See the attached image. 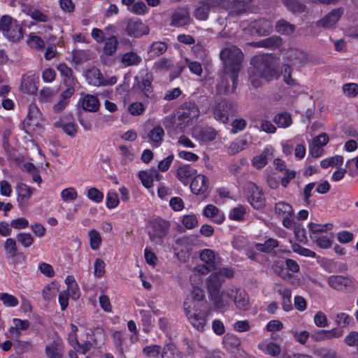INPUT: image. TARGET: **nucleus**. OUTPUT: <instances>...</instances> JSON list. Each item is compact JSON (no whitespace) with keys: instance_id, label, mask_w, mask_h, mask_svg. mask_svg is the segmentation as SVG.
Returning a JSON list of instances; mask_svg holds the SVG:
<instances>
[{"instance_id":"53","label":"nucleus","mask_w":358,"mask_h":358,"mask_svg":"<svg viewBox=\"0 0 358 358\" xmlns=\"http://www.w3.org/2000/svg\"><path fill=\"white\" fill-rule=\"evenodd\" d=\"M120 203L118 194L114 191H109L106 194V206L108 209L116 208Z\"/></svg>"},{"instance_id":"15","label":"nucleus","mask_w":358,"mask_h":358,"mask_svg":"<svg viewBox=\"0 0 358 358\" xmlns=\"http://www.w3.org/2000/svg\"><path fill=\"white\" fill-rule=\"evenodd\" d=\"M126 31L130 36L140 37L149 31L148 27L141 20L130 19L127 22Z\"/></svg>"},{"instance_id":"34","label":"nucleus","mask_w":358,"mask_h":358,"mask_svg":"<svg viewBox=\"0 0 358 358\" xmlns=\"http://www.w3.org/2000/svg\"><path fill=\"white\" fill-rule=\"evenodd\" d=\"M203 214L205 217L215 218L214 222L221 224L224 220V215L220 214L218 208L213 204H208L203 209Z\"/></svg>"},{"instance_id":"20","label":"nucleus","mask_w":358,"mask_h":358,"mask_svg":"<svg viewBox=\"0 0 358 358\" xmlns=\"http://www.w3.org/2000/svg\"><path fill=\"white\" fill-rule=\"evenodd\" d=\"M57 70L59 71L66 88L73 87L76 90L78 83L73 75L72 69L66 64H60L57 66Z\"/></svg>"},{"instance_id":"41","label":"nucleus","mask_w":358,"mask_h":358,"mask_svg":"<svg viewBox=\"0 0 358 358\" xmlns=\"http://www.w3.org/2000/svg\"><path fill=\"white\" fill-rule=\"evenodd\" d=\"M259 348L266 355L272 357H277L280 353V346L273 342H269L266 344L260 343Z\"/></svg>"},{"instance_id":"38","label":"nucleus","mask_w":358,"mask_h":358,"mask_svg":"<svg viewBox=\"0 0 358 358\" xmlns=\"http://www.w3.org/2000/svg\"><path fill=\"white\" fill-rule=\"evenodd\" d=\"M45 354L48 358H62V346L59 343L53 341L45 347Z\"/></svg>"},{"instance_id":"30","label":"nucleus","mask_w":358,"mask_h":358,"mask_svg":"<svg viewBox=\"0 0 358 358\" xmlns=\"http://www.w3.org/2000/svg\"><path fill=\"white\" fill-rule=\"evenodd\" d=\"M287 55L288 60L293 65L303 64L307 61L306 54L297 49H290L287 51Z\"/></svg>"},{"instance_id":"55","label":"nucleus","mask_w":358,"mask_h":358,"mask_svg":"<svg viewBox=\"0 0 358 358\" xmlns=\"http://www.w3.org/2000/svg\"><path fill=\"white\" fill-rule=\"evenodd\" d=\"M17 241L24 247L29 248L34 242V237L29 233H18L17 234Z\"/></svg>"},{"instance_id":"63","label":"nucleus","mask_w":358,"mask_h":358,"mask_svg":"<svg viewBox=\"0 0 358 358\" xmlns=\"http://www.w3.org/2000/svg\"><path fill=\"white\" fill-rule=\"evenodd\" d=\"M106 264L100 258H96L94 263V275L96 278H102L105 275Z\"/></svg>"},{"instance_id":"56","label":"nucleus","mask_w":358,"mask_h":358,"mask_svg":"<svg viewBox=\"0 0 358 358\" xmlns=\"http://www.w3.org/2000/svg\"><path fill=\"white\" fill-rule=\"evenodd\" d=\"M345 96L352 98L358 94V85L355 83H345L342 87Z\"/></svg>"},{"instance_id":"28","label":"nucleus","mask_w":358,"mask_h":358,"mask_svg":"<svg viewBox=\"0 0 358 358\" xmlns=\"http://www.w3.org/2000/svg\"><path fill=\"white\" fill-rule=\"evenodd\" d=\"M332 234L326 233L321 235H310V239L315 242L317 245L323 249L329 248L332 245Z\"/></svg>"},{"instance_id":"25","label":"nucleus","mask_w":358,"mask_h":358,"mask_svg":"<svg viewBox=\"0 0 358 358\" xmlns=\"http://www.w3.org/2000/svg\"><path fill=\"white\" fill-rule=\"evenodd\" d=\"M201 262L206 264V268L208 272L216 268L215 256L214 252L210 249H203L199 255Z\"/></svg>"},{"instance_id":"62","label":"nucleus","mask_w":358,"mask_h":358,"mask_svg":"<svg viewBox=\"0 0 358 358\" xmlns=\"http://www.w3.org/2000/svg\"><path fill=\"white\" fill-rule=\"evenodd\" d=\"M292 250L294 252L299 254L301 256L312 258H315L316 257V253L314 251L304 248L297 243H295L292 245Z\"/></svg>"},{"instance_id":"52","label":"nucleus","mask_w":358,"mask_h":358,"mask_svg":"<svg viewBox=\"0 0 358 358\" xmlns=\"http://www.w3.org/2000/svg\"><path fill=\"white\" fill-rule=\"evenodd\" d=\"M0 301H2L6 307H15L18 305V299L13 295L6 293H0Z\"/></svg>"},{"instance_id":"1","label":"nucleus","mask_w":358,"mask_h":358,"mask_svg":"<svg viewBox=\"0 0 358 358\" xmlns=\"http://www.w3.org/2000/svg\"><path fill=\"white\" fill-rule=\"evenodd\" d=\"M234 275L232 268L222 267L207 278L206 283L209 299L216 310L222 309L227 305V294H224L227 289L221 291V288L226 278H232Z\"/></svg>"},{"instance_id":"37","label":"nucleus","mask_w":358,"mask_h":358,"mask_svg":"<svg viewBox=\"0 0 358 358\" xmlns=\"http://www.w3.org/2000/svg\"><path fill=\"white\" fill-rule=\"evenodd\" d=\"M228 78H230V74H227L224 71V75L222 76H221L220 80L217 84V92L219 93L227 94V93L234 92V90L236 89V85H237V79L236 80L235 85L234 86V83H232L231 87H230L228 85ZM231 83H233V82L231 81Z\"/></svg>"},{"instance_id":"3","label":"nucleus","mask_w":358,"mask_h":358,"mask_svg":"<svg viewBox=\"0 0 358 358\" xmlns=\"http://www.w3.org/2000/svg\"><path fill=\"white\" fill-rule=\"evenodd\" d=\"M227 74H230L231 81L234 86L238 79L241 64L243 58L241 50L235 45H228L220 52Z\"/></svg>"},{"instance_id":"49","label":"nucleus","mask_w":358,"mask_h":358,"mask_svg":"<svg viewBox=\"0 0 358 358\" xmlns=\"http://www.w3.org/2000/svg\"><path fill=\"white\" fill-rule=\"evenodd\" d=\"M191 296L194 308H196L198 303H206L203 290L201 288L194 287L191 292Z\"/></svg>"},{"instance_id":"22","label":"nucleus","mask_w":358,"mask_h":358,"mask_svg":"<svg viewBox=\"0 0 358 358\" xmlns=\"http://www.w3.org/2000/svg\"><path fill=\"white\" fill-rule=\"evenodd\" d=\"M164 136V131L163 128L160 125H157L147 134L146 138L152 148H157L162 145Z\"/></svg>"},{"instance_id":"64","label":"nucleus","mask_w":358,"mask_h":358,"mask_svg":"<svg viewBox=\"0 0 358 358\" xmlns=\"http://www.w3.org/2000/svg\"><path fill=\"white\" fill-rule=\"evenodd\" d=\"M128 10L136 15H145L148 12L147 6L143 1L134 3L131 8H128Z\"/></svg>"},{"instance_id":"61","label":"nucleus","mask_w":358,"mask_h":358,"mask_svg":"<svg viewBox=\"0 0 358 358\" xmlns=\"http://www.w3.org/2000/svg\"><path fill=\"white\" fill-rule=\"evenodd\" d=\"M138 177L142 182V185L147 189L153 186L152 178L150 171H140Z\"/></svg>"},{"instance_id":"54","label":"nucleus","mask_w":358,"mask_h":358,"mask_svg":"<svg viewBox=\"0 0 358 358\" xmlns=\"http://www.w3.org/2000/svg\"><path fill=\"white\" fill-rule=\"evenodd\" d=\"M294 27L291 24L284 20H280L275 25V30L277 32L289 35L293 33Z\"/></svg>"},{"instance_id":"6","label":"nucleus","mask_w":358,"mask_h":358,"mask_svg":"<svg viewBox=\"0 0 358 358\" xmlns=\"http://www.w3.org/2000/svg\"><path fill=\"white\" fill-rule=\"evenodd\" d=\"M170 226V222L164 219L153 220L150 223V229L148 231L150 239L155 243L161 245L163 243V238L169 233Z\"/></svg>"},{"instance_id":"18","label":"nucleus","mask_w":358,"mask_h":358,"mask_svg":"<svg viewBox=\"0 0 358 358\" xmlns=\"http://www.w3.org/2000/svg\"><path fill=\"white\" fill-rule=\"evenodd\" d=\"M71 113H69L64 118H60L58 121L54 122V126L57 128H61L68 136L74 137L76 135L78 127L74 122H71Z\"/></svg>"},{"instance_id":"8","label":"nucleus","mask_w":358,"mask_h":358,"mask_svg":"<svg viewBox=\"0 0 358 358\" xmlns=\"http://www.w3.org/2000/svg\"><path fill=\"white\" fill-rule=\"evenodd\" d=\"M274 211L278 217L282 219V225L287 229L294 227V214L292 206L285 201H278L275 204Z\"/></svg>"},{"instance_id":"32","label":"nucleus","mask_w":358,"mask_h":358,"mask_svg":"<svg viewBox=\"0 0 358 358\" xmlns=\"http://www.w3.org/2000/svg\"><path fill=\"white\" fill-rule=\"evenodd\" d=\"M217 131L212 127L201 128L196 131V138L204 143H209L214 141L217 136Z\"/></svg>"},{"instance_id":"9","label":"nucleus","mask_w":358,"mask_h":358,"mask_svg":"<svg viewBox=\"0 0 358 358\" xmlns=\"http://www.w3.org/2000/svg\"><path fill=\"white\" fill-rule=\"evenodd\" d=\"M184 306L186 315L192 325L197 330L203 331L207 322L206 313L203 311L192 308L187 301L184 302Z\"/></svg>"},{"instance_id":"10","label":"nucleus","mask_w":358,"mask_h":358,"mask_svg":"<svg viewBox=\"0 0 358 358\" xmlns=\"http://www.w3.org/2000/svg\"><path fill=\"white\" fill-rule=\"evenodd\" d=\"M224 294H227L225 299L227 300V303L231 301L237 308L243 310L248 309L249 299L245 291H241L238 289H227Z\"/></svg>"},{"instance_id":"46","label":"nucleus","mask_w":358,"mask_h":358,"mask_svg":"<svg viewBox=\"0 0 358 358\" xmlns=\"http://www.w3.org/2000/svg\"><path fill=\"white\" fill-rule=\"evenodd\" d=\"M87 197L92 201L99 203L103 200V193L96 187H87Z\"/></svg>"},{"instance_id":"47","label":"nucleus","mask_w":358,"mask_h":358,"mask_svg":"<svg viewBox=\"0 0 358 358\" xmlns=\"http://www.w3.org/2000/svg\"><path fill=\"white\" fill-rule=\"evenodd\" d=\"M31 350L32 344L30 341L20 340L14 343V350L17 355H22Z\"/></svg>"},{"instance_id":"59","label":"nucleus","mask_w":358,"mask_h":358,"mask_svg":"<svg viewBox=\"0 0 358 358\" xmlns=\"http://www.w3.org/2000/svg\"><path fill=\"white\" fill-rule=\"evenodd\" d=\"M246 213L245 209L243 206L234 208L229 215V217L231 220L241 221L244 219Z\"/></svg>"},{"instance_id":"50","label":"nucleus","mask_w":358,"mask_h":358,"mask_svg":"<svg viewBox=\"0 0 358 358\" xmlns=\"http://www.w3.org/2000/svg\"><path fill=\"white\" fill-rule=\"evenodd\" d=\"M4 250L10 257L13 258L18 255L16 241L12 238H8L6 240Z\"/></svg>"},{"instance_id":"19","label":"nucleus","mask_w":358,"mask_h":358,"mask_svg":"<svg viewBox=\"0 0 358 358\" xmlns=\"http://www.w3.org/2000/svg\"><path fill=\"white\" fill-rule=\"evenodd\" d=\"M78 106L86 112H97L99 109L100 103L96 96L92 94H85L79 99Z\"/></svg>"},{"instance_id":"51","label":"nucleus","mask_w":358,"mask_h":358,"mask_svg":"<svg viewBox=\"0 0 358 358\" xmlns=\"http://www.w3.org/2000/svg\"><path fill=\"white\" fill-rule=\"evenodd\" d=\"M117 40L114 36L108 37L104 44V52L108 55L115 53L117 50Z\"/></svg>"},{"instance_id":"42","label":"nucleus","mask_w":358,"mask_h":358,"mask_svg":"<svg viewBox=\"0 0 358 358\" xmlns=\"http://www.w3.org/2000/svg\"><path fill=\"white\" fill-rule=\"evenodd\" d=\"M279 294L282 296V308L286 311L289 312L292 309V291L289 288H285L284 289H280L278 291Z\"/></svg>"},{"instance_id":"21","label":"nucleus","mask_w":358,"mask_h":358,"mask_svg":"<svg viewBox=\"0 0 358 358\" xmlns=\"http://www.w3.org/2000/svg\"><path fill=\"white\" fill-rule=\"evenodd\" d=\"M192 19L187 8H180L174 11L171 17V24L182 27L190 23Z\"/></svg>"},{"instance_id":"39","label":"nucleus","mask_w":358,"mask_h":358,"mask_svg":"<svg viewBox=\"0 0 358 358\" xmlns=\"http://www.w3.org/2000/svg\"><path fill=\"white\" fill-rule=\"evenodd\" d=\"M278 245L279 242L277 239L270 238L266 240L264 243H255V248L257 251L269 253L274 248H278Z\"/></svg>"},{"instance_id":"7","label":"nucleus","mask_w":358,"mask_h":358,"mask_svg":"<svg viewBox=\"0 0 358 358\" xmlns=\"http://www.w3.org/2000/svg\"><path fill=\"white\" fill-rule=\"evenodd\" d=\"M327 282L332 289L348 293L354 291L357 283L353 278L341 275H330Z\"/></svg>"},{"instance_id":"57","label":"nucleus","mask_w":358,"mask_h":358,"mask_svg":"<svg viewBox=\"0 0 358 358\" xmlns=\"http://www.w3.org/2000/svg\"><path fill=\"white\" fill-rule=\"evenodd\" d=\"M166 49L167 45L165 43L157 41L151 45L149 52L152 56H159L164 53Z\"/></svg>"},{"instance_id":"33","label":"nucleus","mask_w":358,"mask_h":358,"mask_svg":"<svg viewBox=\"0 0 358 358\" xmlns=\"http://www.w3.org/2000/svg\"><path fill=\"white\" fill-rule=\"evenodd\" d=\"M285 261L276 260L271 265V268L276 275L283 280H290L293 275L285 271Z\"/></svg>"},{"instance_id":"48","label":"nucleus","mask_w":358,"mask_h":358,"mask_svg":"<svg viewBox=\"0 0 358 358\" xmlns=\"http://www.w3.org/2000/svg\"><path fill=\"white\" fill-rule=\"evenodd\" d=\"M119 150L122 155V163L126 164L128 162L134 161L135 155L131 150V146H127L121 145L119 146Z\"/></svg>"},{"instance_id":"24","label":"nucleus","mask_w":358,"mask_h":358,"mask_svg":"<svg viewBox=\"0 0 358 358\" xmlns=\"http://www.w3.org/2000/svg\"><path fill=\"white\" fill-rule=\"evenodd\" d=\"M241 343L240 338L234 334H226L223 338L224 348L231 353L238 352Z\"/></svg>"},{"instance_id":"14","label":"nucleus","mask_w":358,"mask_h":358,"mask_svg":"<svg viewBox=\"0 0 358 358\" xmlns=\"http://www.w3.org/2000/svg\"><path fill=\"white\" fill-rule=\"evenodd\" d=\"M79 122L83 127L85 130H90L92 125L94 124L96 127H99V123L95 122V120L99 119L102 121L113 120V117L110 115H104L102 113H98L97 115L93 117L91 113H78V116Z\"/></svg>"},{"instance_id":"5","label":"nucleus","mask_w":358,"mask_h":358,"mask_svg":"<svg viewBox=\"0 0 358 358\" xmlns=\"http://www.w3.org/2000/svg\"><path fill=\"white\" fill-rule=\"evenodd\" d=\"M245 191L248 201L254 209L261 210L264 208L266 199L261 187L253 182H249L247 184Z\"/></svg>"},{"instance_id":"16","label":"nucleus","mask_w":358,"mask_h":358,"mask_svg":"<svg viewBox=\"0 0 358 358\" xmlns=\"http://www.w3.org/2000/svg\"><path fill=\"white\" fill-rule=\"evenodd\" d=\"M343 13L344 9L343 8L333 9L324 16V17L317 22V24L325 29L332 28L336 24Z\"/></svg>"},{"instance_id":"11","label":"nucleus","mask_w":358,"mask_h":358,"mask_svg":"<svg viewBox=\"0 0 358 358\" xmlns=\"http://www.w3.org/2000/svg\"><path fill=\"white\" fill-rule=\"evenodd\" d=\"M219 3L216 0L200 1L195 6L193 15L198 20H206L209 13L215 11Z\"/></svg>"},{"instance_id":"17","label":"nucleus","mask_w":358,"mask_h":358,"mask_svg":"<svg viewBox=\"0 0 358 358\" xmlns=\"http://www.w3.org/2000/svg\"><path fill=\"white\" fill-rule=\"evenodd\" d=\"M17 201L20 208L26 206L33 194L34 189L24 183H19L16 186Z\"/></svg>"},{"instance_id":"12","label":"nucleus","mask_w":358,"mask_h":358,"mask_svg":"<svg viewBox=\"0 0 358 358\" xmlns=\"http://www.w3.org/2000/svg\"><path fill=\"white\" fill-rule=\"evenodd\" d=\"M38 77L35 73L29 71L22 78L20 90L23 93L34 94L38 90Z\"/></svg>"},{"instance_id":"27","label":"nucleus","mask_w":358,"mask_h":358,"mask_svg":"<svg viewBox=\"0 0 358 358\" xmlns=\"http://www.w3.org/2000/svg\"><path fill=\"white\" fill-rule=\"evenodd\" d=\"M75 90L73 87L66 88L62 91L59 96V101L54 105V110L56 111L63 110L69 103V99L74 94Z\"/></svg>"},{"instance_id":"36","label":"nucleus","mask_w":358,"mask_h":358,"mask_svg":"<svg viewBox=\"0 0 358 358\" xmlns=\"http://www.w3.org/2000/svg\"><path fill=\"white\" fill-rule=\"evenodd\" d=\"M253 28L259 35L266 36L272 32L273 26L271 22L265 19H260L253 25Z\"/></svg>"},{"instance_id":"23","label":"nucleus","mask_w":358,"mask_h":358,"mask_svg":"<svg viewBox=\"0 0 358 358\" xmlns=\"http://www.w3.org/2000/svg\"><path fill=\"white\" fill-rule=\"evenodd\" d=\"M195 170L189 164H184L178 168L176 178L184 185H187L192 180Z\"/></svg>"},{"instance_id":"31","label":"nucleus","mask_w":358,"mask_h":358,"mask_svg":"<svg viewBox=\"0 0 358 358\" xmlns=\"http://www.w3.org/2000/svg\"><path fill=\"white\" fill-rule=\"evenodd\" d=\"M85 78L88 83L94 86H101L103 83V76L96 68H92L87 71Z\"/></svg>"},{"instance_id":"40","label":"nucleus","mask_w":358,"mask_h":358,"mask_svg":"<svg viewBox=\"0 0 358 358\" xmlns=\"http://www.w3.org/2000/svg\"><path fill=\"white\" fill-rule=\"evenodd\" d=\"M310 236V235H321L326 233V231L331 230L333 227V224L327 223L325 224H319L313 222H310L308 225Z\"/></svg>"},{"instance_id":"13","label":"nucleus","mask_w":358,"mask_h":358,"mask_svg":"<svg viewBox=\"0 0 358 358\" xmlns=\"http://www.w3.org/2000/svg\"><path fill=\"white\" fill-rule=\"evenodd\" d=\"M189 187L192 193L195 195L204 194L208 189L209 180L203 174H197L192 179Z\"/></svg>"},{"instance_id":"2","label":"nucleus","mask_w":358,"mask_h":358,"mask_svg":"<svg viewBox=\"0 0 358 358\" xmlns=\"http://www.w3.org/2000/svg\"><path fill=\"white\" fill-rule=\"evenodd\" d=\"M252 66L249 70L251 84L254 87L262 85L261 79L266 81L278 79L279 74L273 64V59L267 55H260L254 57L251 60Z\"/></svg>"},{"instance_id":"58","label":"nucleus","mask_w":358,"mask_h":358,"mask_svg":"<svg viewBox=\"0 0 358 358\" xmlns=\"http://www.w3.org/2000/svg\"><path fill=\"white\" fill-rule=\"evenodd\" d=\"M27 43L31 48L38 50L43 48L45 45L43 40L41 37L36 36L34 33H31L29 35Z\"/></svg>"},{"instance_id":"35","label":"nucleus","mask_w":358,"mask_h":358,"mask_svg":"<svg viewBox=\"0 0 358 358\" xmlns=\"http://www.w3.org/2000/svg\"><path fill=\"white\" fill-rule=\"evenodd\" d=\"M248 145L247 139L244 138H239L230 143L227 148V153L229 155H234L243 150H244Z\"/></svg>"},{"instance_id":"4","label":"nucleus","mask_w":358,"mask_h":358,"mask_svg":"<svg viewBox=\"0 0 358 358\" xmlns=\"http://www.w3.org/2000/svg\"><path fill=\"white\" fill-rule=\"evenodd\" d=\"M0 30L9 41L16 42L23 37V31L19 22L9 15H3L0 20Z\"/></svg>"},{"instance_id":"29","label":"nucleus","mask_w":358,"mask_h":358,"mask_svg":"<svg viewBox=\"0 0 358 358\" xmlns=\"http://www.w3.org/2000/svg\"><path fill=\"white\" fill-rule=\"evenodd\" d=\"M190 114L191 113H180L176 117V113H173V115L171 117L173 127L180 131L184 130L189 125L191 121Z\"/></svg>"},{"instance_id":"44","label":"nucleus","mask_w":358,"mask_h":358,"mask_svg":"<svg viewBox=\"0 0 358 358\" xmlns=\"http://www.w3.org/2000/svg\"><path fill=\"white\" fill-rule=\"evenodd\" d=\"M273 121L278 127L282 128L288 127L292 122L290 113H276Z\"/></svg>"},{"instance_id":"43","label":"nucleus","mask_w":358,"mask_h":358,"mask_svg":"<svg viewBox=\"0 0 358 358\" xmlns=\"http://www.w3.org/2000/svg\"><path fill=\"white\" fill-rule=\"evenodd\" d=\"M88 236L90 248L92 250H99L102 243V238L100 233L97 230L93 229L88 231Z\"/></svg>"},{"instance_id":"26","label":"nucleus","mask_w":358,"mask_h":358,"mask_svg":"<svg viewBox=\"0 0 358 358\" xmlns=\"http://www.w3.org/2000/svg\"><path fill=\"white\" fill-rule=\"evenodd\" d=\"M208 103H209L208 99L205 96L202 97L197 103L194 101L187 100L182 104L181 109L188 112H199L201 110H205L206 104Z\"/></svg>"},{"instance_id":"60","label":"nucleus","mask_w":358,"mask_h":358,"mask_svg":"<svg viewBox=\"0 0 358 358\" xmlns=\"http://www.w3.org/2000/svg\"><path fill=\"white\" fill-rule=\"evenodd\" d=\"M78 197V192L74 187H67L61 192V198L64 202L76 200Z\"/></svg>"},{"instance_id":"45","label":"nucleus","mask_w":358,"mask_h":358,"mask_svg":"<svg viewBox=\"0 0 358 358\" xmlns=\"http://www.w3.org/2000/svg\"><path fill=\"white\" fill-rule=\"evenodd\" d=\"M121 61L125 66L137 65L141 62V58L135 52H129L122 56Z\"/></svg>"}]
</instances>
